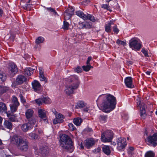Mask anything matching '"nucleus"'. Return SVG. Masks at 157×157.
Here are the masks:
<instances>
[{"instance_id":"obj_29","label":"nucleus","mask_w":157,"mask_h":157,"mask_svg":"<svg viewBox=\"0 0 157 157\" xmlns=\"http://www.w3.org/2000/svg\"><path fill=\"white\" fill-rule=\"evenodd\" d=\"M6 113L7 114V117L9 118V120L10 121H16V118L15 115H11L7 113Z\"/></svg>"},{"instance_id":"obj_10","label":"nucleus","mask_w":157,"mask_h":157,"mask_svg":"<svg viewBox=\"0 0 157 157\" xmlns=\"http://www.w3.org/2000/svg\"><path fill=\"white\" fill-rule=\"evenodd\" d=\"M74 9L72 7H69L65 11L64 16L65 19L67 20L70 19L73 14Z\"/></svg>"},{"instance_id":"obj_17","label":"nucleus","mask_w":157,"mask_h":157,"mask_svg":"<svg viewBox=\"0 0 157 157\" xmlns=\"http://www.w3.org/2000/svg\"><path fill=\"white\" fill-rule=\"evenodd\" d=\"M21 128L23 132H26L32 128V125L30 123H27L23 124Z\"/></svg>"},{"instance_id":"obj_34","label":"nucleus","mask_w":157,"mask_h":157,"mask_svg":"<svg viewBox=\"0 0 157 157\" xmlns=\"http://www.w3.org/2000/svg\"><path fill=\"white\" fill-rule=\"evenodd\" d=\"M6 74L0 71V79L4 81L6 79Z\"/></svg>"},{"instance_id":"obj_30","label":"nucleus","mask_w":157,"mask_h":157,"mask_svg":"<svg viewBox=\"0 0 157 157\" xmlns=\"http://www.w3.org/2000/svg\"><path fill=\"white\" fill-rule=\"evenodd\" d=\"M43 103H44L45 104H50L51 102L52 101L49 98L47 97H45L42 98Z\"/></svg>"},{"instance_id":"obj_23","label":"nucleus","mask_w":157,"mask_h":157,"mask_svg":"<svg viewBox=\"0 0 157 157\" xmlns=\"http://www.w3.org/2000/svg\"><path fill=\"white\" fill-rule=\"evenodd\" d=\"M4 126L6 128L11 129L12 128V123L9 120H5L4 122Z\"/></svg>"},{"instance_id":"obj_47","label":"nucleus","mask_w":157,"mask_h":157,"mask_svg":"<svg viewBox=\"0 0 157 157\" xmlns=\"http://www.w3.org/2000/svg\"><path fill=\"white\" fill-rule=\"evenodd\" d=\"M40 80L41 81H44L45 82H47V80L46 78L44 77V74L41 75L39 76Z\"/></svg>"},{"instance_id":"obj_61","label":"nucleus","mask_w":157,"mask_h":157,"mask_svg":"<svg viewBox=\"0 0 157 157\" xmlns=\"http://www.w3.org/2000/svg\"><path fill=\"white\" fill-rule=\"evenodd\" d=\"M101 150V148L100 147H98L95 150V153H98Z\"/></svg>"},{"instance_id":"obj_42","label":"nucleus","mask_w":157,"mask_h":157,"mask_svg":"<svg viewBox=\"0 0 157 157\" xmlns=\"http://www.w3.org/2000/svg\"><path fill=\"white\" fill-rule=\"evenodd\" d=\"M101 7L105 9H106L108 10H109L110 11H111V10H110V6H108L107 4H102V5Z\"/></svg>"},{"instance_id":"obj_40","label":"nucleus","mask_w":157,"mask_h":157,"mask_svg":"<svg viewBox=\"0 0 157 157\" xmlns=\"http://www.w3.org/2000/svg\"><path fill=\"white\" fill-rule=\"evenodd\" d=\"M84 29H90L92 27V24L91 22H85Z\"/></svg>"},{"instance_id":"obj_63","label":"nucleus","mask_w":157,"mask_h":157,"mask_svg":"<svg viewBox=\"0 0 157 157\" xmlns=\"http://www.w3.org/2000/svg\"><path fill=\"white\" fill-rule=\"evenodd\" d=\"M52 111L54 113V114L55 115V116H56V115H57V113H58L56 111V110L55 109H52Z\"/></svg>"},{"instance_id":"obj_36","label":"nucleus","mask_w":157,"mask_h":157,"mask_svg":"<svg viewBox=\"0 0 157 157\" xmlns=\"http://www.w3.org/2000/svg\"><path fill=\"white\" fill-rule=\"evenodd\" d=\"M29 135L31 137L32 139H36L38 138V135L36 133L31 132L29 134Z\"/></svg>"},{"instance_id":"obj_25","label":"nucleus","mask_w":157,"mask_h":157,"mask_svg":"<svg viewBox=\"0 0 157 157\" xmlns=\"http://www.w3.org/2000/svg\"><path fill=\"white\" fill-rule=\"evenodd\" d=\"M76 14L79 17L82 18L85 20L86 17V15L84 14V13L81 11H78L76 12Z\"/></svg>"},{"instance_id":"obj_24","label":"nucleus","mask_w":157,"mask_h":157,"mask_svg":"<svg viewBox=\"0 0 157 157\" xmlns=\"http://www.w3.org/2000/svg\"><path fill=\"white\" fill-rule=\"evenodd\" d=\"M82 121V119L79 117L75 118L73 120L74 124L77 126L80 125Z\"/></svg>"},{"instance_id":"obj_11","label":"nucleus","mask_w":157,"mask_h":157,"mask_svg":"<svg viewBox=\"0 0 157 157\" xmlns=\"http://www.w3.org/2000/svg\"><path fill=\"white\" fill-rule=\"evenodd\" d=\"M8 71L9 72L13 75L17 72L18 69L16 65L14 63H11L10 64Z\"/></svg>"},{"instance_id":"obj_20","label":"nucleus","mask_w":157,"mask_h":157,"mask_svg":"<svg viewBox=\"0 0 157 157\" xmlns=\"http://www.w3.org/2000/svg\"><path fill=\"white\" fill-rule=\"evenodd\" d=\"M34 112L32 109H29L25 112L26 116L29 121H31V118L33 117Z\"/></svg>"},{"instance_id":"obj_15","label":"nucleus","mask_w":157,"mask_h":157,"mask_svg":"<svg viewBox=\"0 0 157 157\" xmlns=\"http://www.w3.org/2000/svg\"><path fill=\"white\" fill-rule=\"evenodd\" d=\"M132 78L130 77H128L125 79L124 82L126 86L129 88H132L134 85L132 84Z\"/></svg>"},{"instance_id":"obj_60","label":"nucleus","mask_w":157,"mask_h":157,"mask_svg":"<svg viewBox=\"0 0 157 157\" xmlns=\"http://www.w3.org/2000/svg\"><path fill=\"white\" fill-rule=\"evenodd\" d=\"M89 110V107H87L86 106L85 107V108L83 109V111L85 112H88Z\"/></svg>"},{"instance_id":"obj_53","label":"nucleus","mask_w":157,"mask_h":157,"mask_svg":"<svg viewBox=\"0 0 157 157\" xmlns=\"http://www.w3.org/2000/svg\"><path fill=\"white\" fill-rule=\"evenodd\" d=\"M30 5L29 4H26L23 6V8L25 10H28L30 9Z\"/></svg>"},{"instance_id":"obj_43","label":"nucleus","mask_w":157,"mask_h":157,"mask_svg":"<svg viewBox=\"0 0 157 157\" xmlns=\"http://www.w3.org/2000/svg\"><path fill=\"white\" fill-rule=\"evenodd\" d=\"M85 22H79L78 23V28L79 29H84Z\"/></svg>"},{"instance_id":"obj_45","label":"nucleus","mask_w":157,"mask_h":157,"mask_svg":"<svg viewBox=\"0 0 157 157\" xmlns=\"http://www.w3.org/2000/svg\"><path fill=\"white\" fill-rule=\"evenodd\" d=\"M105 31L107 32H111V26L106 24L105 26Z\"/></svg>"},{"instance_id":"obj_7","label":"nucleus","mask_w":157,"mask_h":157,"mask_svg":"<svg viewBox=\"0 0 157 157\" xmlns=\"http://www.w3.org/2000/svg\"><path fill=\"white\" fill-rule=\"evenodd\" d=\"M125 139L120 137L117 139V148L119 151H124L127 144Z\"/></svg>"},{"instance_id":"obj_62","label":"nucleus","mask_w":157,"mask_h":157,"mask_svg":"<svg viewBox=\"0 0 157 157\" xmlns=\"http://www.w3.org/2000/svg\"><path fill=\"white\" fill-rule=\"evenodd\" d=\"M153 109H151L149 110V116H150L151 117V120H152V116L151 114L153 113Z\"/></svg>"},{"instance_id":"obj_39","label":"nucleus","mask_w":157,"mask_h":157,"mask_svg":"<svg viewBox=\"0 0 157 157\" xmlns=\"http://www.w3.org/2000/svg\"><path fill=\"white\" fill-rule=\"evenodd\" d=\"M68 128L70 130L74 131L75 130L76 128L72 123H69L68 124Z\"/></svg>"},{"instance_id":"obj_27","label":"nucleus","mask_w":157,"mask_h":157,"mask_svg":"<svg viewBox=\"0 0 157 157\" xmlns=\"http://www.w3.org/2000/svg\"><path fill=\"white\" fill-rule=\"evenodd\" d=\"M103 152L106 155H109L110 153V151L109 147L108 146H105L102 147Z\"/></svg>"},{"instance_id":"obj_35","label":"nucleus","mask_w":157,"mask_h":157,"mask_svg":"<svg viewBox=\"0 0 157 157\" xmlns=\"http://www.w3.org/2000/svg\"><path fill=\"white\" fill-rule=\"evenodd\" d=\"M44 38L43 37H39L36 40V43L37 44L42 43L43 42Z\"/></svg>"},{"instance_id":"obj_64","label":"nucleus","mask_w":157,"mask_h":157,"mask_svg":"<svg viewBox=\"0 0 157 157\" xmlns=\"http://www.w3.org/2000/svg\"><path fill=\"white\" fill-rule=\"evenodd\" d=\"M127 63L128 65H132L133 63L131 61L128 60L127 61Z\"/></svg>"},{"instance_id":"obj_41","label":"nucleus","mask_w":157,"mask_h":157,"mask_svg":"<svg viewBox=\"0 0 157 157\" xmlns=\"http://www.w3.org/2000/svg\"><path fill=\"white\" fill-rule=\"evenodd\" d=\"M46 9L48 11L53 12L54 15L57 14V13L56 12V11L55 10L53 9V8L51 7L46 8Z\"/></svg>"},{"instance_id":"obj_54","label":"nucleus","mask_w":157,"mask_h":157,"mask_svg":"<svg viewBox=\"0 0 157 157\" xmlns=\"http://www.w3.org/2000/svg\"><path fill=\"white\" fill-rule=\"evenodd\" d=\"M5 146L3 144L2 140L0 139V149H2L4 148Z\"/></svg>"},{"instance_id":"obj_22","label":"nucleus","mask_w":157,"mask_h":157,"mask_svg":"<svg viewBox=\"0 0 157 157\" xmlns=\"http://www.w3.org/2000/svg\"><path fill=\"white\" fill-rule=\"evenodd\" d=\"M7 108L5 103L2 102H0V112L7 113Z\"/></svg>"},{"instance_id":"obj_57","label":"nucleus","mask_w":157,"mask_h":157,"mask_svg":"<svg viewBox=\"0 0 157 157\" xmlns=\"http://www.w3.org/2000/svg\"><path fill=\"white\" fill-rule=\"evenodd\" d=\"M134 150V148L133 147H130L129 148L128 150V152L129 153H131L132 151Z\"/></svg>"},{"instance_id":"obj_16","label":"nucleus","mask_w":157,"mask_h":157,"mask_svg":"<svg viewBox=\"0 0 157 157\" xmlns=\"http://www.w3.org/2000/svg\"><path fill=\"white\" fill-rule=\"evenodd\" d=\"M95 143L94 140L93 139L89 138L85 141V145L87 148H89L94 145Z\"/></svg>"},{"instance_id":"obj_51","label":"nucleus","mask_w":157,"mask_h":157,"mask_svg":"<svg viewBox=\"0 0 157 157\" xmlns=\"http://www.w3.org/2000/svg\"><path fill=\"white\" fill-rule=\"evenodd\" d=\"M75 71L77 73H79L82 72V70L80 67L78 66L75 69Z\"/></svg>"},{"instance_id":"obj_12","label":"nucleus","mask_w":157,"mask_h":157,"mask_svg":"<svg viewBox=\"0 0 157 157\" xmlns=\"http://www.w3.org/2000/svg\"><path fill=\"white\" fill-rule=\"evenodd\" d=\"M56 118L53 121V124H56L58 123H62L63 121V119L64 118V116L60 113H58L56 115Z\"/></svg>"},{"instance_id":"obj_5","label":"nucleus","mask_w":157,"mask_h":157,"mask_svg":"<svg viewBox=\"0 0 157 157\" xmlns=\"http://www.w3.org/2000/svg\"><path fill=\"white\" fill-rule=\"evenodd\" d=\"M113 133L111 130H108L103 132L101 135V140L103 142H110L112 140Z\"/></svg>"},{"instance_id":"obj_32","label":"nucleus","mask_w":157,"mask_h":157,"mask_svg":"<svg viewBox=\"0 0 157 157\" xmlns=\"http://www.w3.org/2000/svg\"><path fill=\"white\" fill-rule=\"evenodd\" d=\"M86 17L87 18H86L85 20L89 19L92 22H95L96 21V19L91 14H88L87 15H86Z\"/></svg>"},{"instance_id":"obj_55","label":"nucleus","mask_w":157,"mask_h":157,"mask_svg":"<svg viewBox=\"0 0 157 157\" xmlns=\"http://www.w3.org/2000/svg\"><path fill=\"white\" fill-rule=\"evenodd\" d=\"M145 131L144 132V138L145 139V142H146L147 139V132L146 128L145 129Z\"/></svg>"},{"instance_id":"obj_59","label":"nucleus","mask_w":157,"mask_h":157,"mask_svg":"<svg viewBox=\"0 0 157 157\" xmlns=\"http://www.w3.org/2000/svg\"><path fill=\"white\" fill-rule=\"evenodd\" d=\"M92 57L91 56H89L86 62V64H90V62L91 60Z\"/></svg>"},{"instance_id":"obj_26","label":"nucleus","mask_w":157,"mask_h":157,"mask_svg":"<svg viewBox=\"0 0 157 157\" xmlns=\"http://www.w3.org/2000/svg\"><path fill=\"white\" fill-rule=\"evenodd\" d=\"M87 104L83 101H78L77 103V106L79 108H83L86 106Z\"/></svg>"},{"instance_id":"obj_21","label":"nucleus","mask_w":157,"mask_h":157,"mask_svg":"<svg viewBox=\"0 0 157 157\" xmlns=\"http://www.w3.org/2000/svg\"><path fill=\"white\" fill-rule=\"evenodd\" d=\"M27 80V78L22 75H19L16 78L17 82L19 84L23 83Z\"/></svg>"},{"instance_id":"obj_8","label":"nucleus","mask_w":157,"mask_h":157,"mask_svg":"<svg viewBox=\"0 0 157 157\" xmlns=\"http://www.w3.org/2000/svg\"><path fill=\"white\" fill-rule=\"evenodd\" d=\"M130 48L133 50H140L141 47V44L137 40L132 39L129 40V44Z\"/></svg>"},{"instance_id":"obj_18","label":"nucleus","mask_w":157,"mask_h":157,"mask_svg":"<svg viewBox=\"0 0 157 157\" xmlns=\"http://www.w3.org/2000/svg\"><path fill=\"white\" fill-rule=\"evenodd\" d=\"M48 151L49 149L47 147H41L40 149V152L43 156H46L48 153Z\"/></svg>"},{"instance_id":"obj_52","label":"nucleus","mask_w":157,"mask_h":157,"mask_svg":"<svg viewBox=\"0 0 157 157\" xmlns=\"http://www.w3.org/2000/svg\"><path fill=\"white\" fill-rule=\"evenodd\" d=\"M31 121H29V122H29V123H30V124H31V125H34L36 122V120L35 119V118L33 117L31 118Z\"/></svg>"},{"instance_id":"obj_31","label":"nucleus","mask_w":157,"mask_h":157,"mask_svg":"<svg viewBox=\"0 0 157 157\" xmlns=\"http://www.w3.org/2000/svg\"><path fill=\"white\" fill-rule=\"evenodd\" d=\"M11 104L19 105V103L17 97L14 96H13Z\"/></svg>"},{"instance_id":"obj_38","label":"nucleus","mask_w":157,"mask_h":157,"mask_svg":"<svg viewBox=\"0 0 157 157\" xmlns=\"http://www.w3.org/2000/svg\"><path fill=\"white\" fill-rule=\"evenodd\" d=\"M35 101L37 105H40L43 103L42 98H39L35 100Z\"/></svg>"},{"instance_id":"obj_14","label":"nucleus","mask_w":157,"mask_h":157,"mask_svg":"<svg viewBox=\"0 0 157 157\" xmlns=\"http://www.w3.org/2000/svg\"><path fill=\"white\" fill-rule=\"evenodd\" d=\"M47 112L43 109H38V113L39 117L42 119L45 120L46 118Z\"/></svg>"},{"instance_id":"obj_19","label":"nucleus","mask_w":157,"mask_h":157,"mask_svg":"<svg viewBox=\"0 0 157 157\" xmlns=\"http://www.w3.org/2000/svg\"><path fill=\"white\" fill-rule=\"evenodd\" d=\"M35 69L31 67L26 68L24 69L23 74L25 75L30 76L33 73V71Z\"/></svg>"},{"instance_id":"obj_58","label":"nucleus","mask_w":157,"mask_h":157,"mask_svg":"<svg viewBox=\"0 0 157 157\" xmlns=\"http://www.w3.org/2000/svg\"><path fill=\"white\" fill-rule=\"evenodd\" d=\"M141 52L145 56H147V52L143 48L142 49Z\"/></svg>"},{"instance_id":"obj_1","label":"nucleus","mask_w":157,"mask_h":157,"mask_svg":"<svg viewBox=\"0 0 157 157\" xmlns=\"http://www.w3.org/2000/svg\"><path fill=\"white\" fill-rule=\"evenodd\" d=\"M103 96L101 107L104 112L109 113L115 108L116 99L113 95L110 94L103 95Z\"/></svg>"},{"instance_id":"obj_37","label":"nucleus","mask_w":157,"mask_h":157,"mask_svg":"<svg viewBox=\"0 0 157 157\" xmlns=\"http://www.w3.org/2000/svg\"><path fill=\"white\" fill-rule=\"evenodd\" d=\"M69 26L68 23L65 21H63V25L62 27L65 30H67Z\"/></svg>"},{"instance_id":"obj_2","label":"nucleus","mask_w":157,"mask_h":157,"mask_svg":"<svg viewBox=\"0 0 157 157\" xmlns=\"http://www.w3.org/2000/svg\"><path fill=\"white\" fill-rule=\"evenodd\" d=\"M67 81L70 83H72L73 85L67 86L66 87L65 92L67 95L73 93L74 90L77 89L80 83L78 76L76 75H71L67 78Z\"/></svg>"},{"instance_id":"obj_56","label":"nucleus","mask_w":157,"mask_h":157,"mask_svg":"<svg viewBox=\"0 0 157 157\" xmlns=\"http://www.w3.org/2000/svg\"><path fill=\"white\" fill-rule=\"evenodd\" d=\"M39 71L40 75H41L44 74V71L42 68L40 67L39 68Z\"/></svg>"},{"instance_id":"obj_44","label":"nucleus","mask_w":157,"mask_h":157,"mask_svg":"<svg viewBox=\"0 0 157 157\" xmlns=\"http://www.w3.org/2000/svg\"><path fill=\"white\" fill-rule=\"evenodd\" d=\"M83 70L86 71H88L90 70L89 64H87V65L83 66L82 67Z\"/></svg>"},{"instance_id":"obj_13","label":"nucleus","mask_w":157,"mask_h":157,"mask_svg":"<svg viewBox=\"0 0 157 157\" xmlns=\"http://www.w3.org/2000/svg\"><path fill=\"white\" fill-rule=\"evenodd\" d=\"M33 89L36 92L39 91L41 88V85L39 82L36 80H34L32 82Z\"/></svg>"},{"instance_id":"obj_4","label":"nucleus","mask_w":157,"mask_h":157,"mask_svg":"<svg viewBox=\"0 0 157 157\" xmlns=\"http://www.w3.org/2000/svg\"><path fill=\"white\" fill-rule=\"evenodd\" d=\"M11 140L15 144L19 150L23 151H27L28 148V142L26 139L21 138L17 136H14Z\"/></svg>"},{"instance_id":"obj_49","label":"nucleus","mask_w":157,"mask_h":157,"mask_svg":"<svg viewBox=\"0 0 157 157\" xmlns=\"http://www.w3.org/2000/svg\"><path fill=\"white\" fill-rule=\"evenodd\" d=\"M116 43L118 44H121L124 46L126 44V43L124 41H121L119 39L117 40Z\"/></svg>"},{"instance_id":"obj_46","label":"nucleus","mask_w":157,"mask_h":157,"mask_svg":"<svg viewBox=\"0 0 157 157\" xmlns=\"http://www.w3.org/2000/svg\"><path fill=\"white\" fill-rule=\"evenodd\" d=\"M155 153L152 151H148V157H154Z\"/></svg>"},{"instance_id":"obj_48","label":"nucleus","mask_w":157,"mask_h":157,"mask_svg":"<svg viewBox=\"0 0 157 157\" xmlns=\"http://www.w3.org/2000/svg\"><path fill=\"white\" fill-rule=\"evenodd\" d=\"M113 31L114 33L117 34L119 32V30L117 28V26L116 25H115L113 28Z\"/></svg>"},{"instance_id":"obj_28","label":"nucleus","mask_w":157,"mask_h":157,"mask_svg":"<svg viewBox=\"0 0 157 157\" xmlns=\"http://www.w3.org/2000/svg\"><path fill=\"white\" fill-rule=\"evenodd\" d=\"M107 118L108 116L107 115H100L99 117V119L100 121L103 122H106Z\"/></svg>"},{"instance_id":"obj_9","label":"nucleus","mask_w":157,"mask_h":157,"mask_svg":"<svg viewBox=\"0 0 157 157\" xmlns=\"http://www.w3.org/2000/svg\"><path fill=\"white\" fill-rule=\"evenodd\" d=\"M148 141L151 146L155 147L157 146V133H154L148 137Z\"/></svg>"},{"instance_id":"obj_6","label":"nucleus","mask_w":157,"mask_h":157,"mask_svg":"<svg viewBox=\"0 0 157 157\" xmlns=\"http://www.w3.org/2000/svg\"><path fill=\"white\" fill-rule=\"evenodd\" d=\"M136 102L138 106H140V116L142 119H145L147 117V114L146 108H147L146 105L144 103H142L140 105V98L138 97L137 98Z\"/></svg>"},{"instance_id":"obj_3","label":"nucleus","mask_w":157,"mask_h":157,"mask_svg":"<svg viewBox=\"0 0 157 157\" xmlns=\"http://www.w3.org/2000/svg\"><path fill=\"white\" fill-rule=\"evenodd\" d=\"M60 145L67 151L72 152L74 150V147L71 140L69 137L65 134L60 135Z\"/></svg>"},{"instance_id":"obj_33","label":"nucleus","mask_w":157,"mask_h":157,"mask_svg":"<svg viewBox=\"0 0 157 157\" xmlns=\"http://www.w3.org/2000/svg\"><path fill=\"white\" fill-rule=\"evenodd\" d=\"M19 105L10 104V106L11 112L12 113H14L16 111L17 109V108Z\"/></svg>"},{"instance_id":"obj_50","label":"nucleus","mask_w":157,"mask_h":157,"mask_svg":"<svg viewBox=\"0 0 157 157\" xmlns=\"http://www.w3.org/2000/svg\"><path fill=\"white\" fill-rule=\"evenodd\" d=\"M19 96L20 98L21 101L22 103H24L26 102V100L25 98L23 97V96L22 95V94H20L19 95Z\"/></svg>"}]
</instances>
